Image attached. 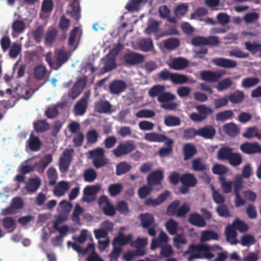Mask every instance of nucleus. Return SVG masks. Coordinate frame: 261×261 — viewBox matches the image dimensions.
I'll return each mask as SVG.
<instances>
[{
	"label": "nucleus",
	"instance_id": "obj_1",
	"mask_svg": "<svg viewBox=\"0 0 261 261\" xmlns=\"http://www.w3.org/2000/svg\"><path fill=\"white\" fill-rule=\"evenodd\" d=\"M215 248L220 249L217 246L211 247L206 244H191L189 246L186 254H191L189 259H213L214 254L211 251L215 250Z\"/></svg>",
	"mask_w": 261,
	"mask_h": 261
},
{
	"label": "nucleus",
	"instance_id": "obj_2",
	"mask_svg": "<svg viewBox=\"0 0 261 261\" xmlns=\"http://www.w3.org/2000/svg\"><path fill=\"white\" fill-rule=\"evenodd\" d=\"M90 158H92V165L95 169H100L108 163V160L105 158V150L102 148H97L89 151Z\"/></svg>",
	"mask_w": 261,
	"mask_h": 261
},
{
	"label": "nucleus",
	"instance_id": "obj_3",
	"mask_svg": "<svg viewBox=\"0 0 261 261\" xmlns=\"http://www.w3.org/2000/svg\"><path fill=\"white\" fill-rule=\"evenodd\" d=\"M191 42H192L193 45L196 46L203 45L216 46L220 43L218 37L216 36H210L207 37L197 36L195 37H193Z\"/></svg>",
	"mask_w": 261,
	"mask_h": 261
},
{
	"label": "nucleus",
	"instance_id": "obj_4",
	"mask_svg": "<svg viewBox=\"0 0 261 261\" xmlns=\"http://www.w3.org/2000/svg\"><path fill=\"white\" fill-rule=\"evenodd\" d=\"M135 149V144L133 141H127L120 142L115 149L112 150L113 154L119 158L131 153Z\"/></svg>",
	"mask_w": 261,
	"mask_h": 261
},
{
	"label": "nucleus",
	"instance_id": "obj_5",
	"mask_svg": "<svg viewBox=\"0 0 261 261\" xmlns=\"http://www.w3.org/2000/svg\"><path fill=\"white\" fill-rule=\"evenodd\" d=\"M73 149H65L59 161V170L60 172L65 173L68 170L72 161V155L73 154Z\"/></svg>",
	"mask_w": 261,
	"mask_h": 261
},
{
	"label": "nucleus",
	"instance_id": "obj_6",
	"mask_svg": "<svg viewBox=\"0 0 261 261\" xmlns=\"http://www.w3.org/2000/svg\"><path fill=\"white\" fill-rule=\"evenodd\" d=\"M86 84V78L85 76L79 79L75 82L74 85L70 88V90L68 91V97H70L72 99H74L78 97L83 90H84V88H85Z\"/></svg>",
	"mask_w": 261,
	"mask_h": 261
},
{
	"label": "nucleus",
	"instance_id": "obj_7",
	"mask_svg": "<svg viewBox=\"0 0 261 261\" xmlns=\"http://www.w3.org/2000/svg\"><path fill=\"white\" fill-rule=\"evenodd\" d=\"M240 149L243 153L246 154L261 153V146L259 145L257 142L244 143L240 145Z\"/></svg>",
	"mask_w": 261,
	"mask_h": 261
},
{
	"label": "nucleus",
	"instance_id": "obj_8",
	"mask_svg": "<svg viewBox=\"0 0 261 261\" xmlns=\"http://www.w3.org/2000/svg\"><path fill=\"white\" fill-rule=\"evenodd\" d=\"M144 139L151 142H165V145H172V139L162 134L149 133L145 135Z\"/></svg>",
	"mask_w": 261,
	"mask_h": 261
},
{
	"label": "nucleus",
	"instance_id": "obj_9",
	"mask_svg": "<svg viewBox=\"0 0 261 261\" xmlns=\"http://www.w3.org/2000/svg\"><path fill=\"white\" fill-rule=\"evenodd\" d=\"M164 179V173L161 170H156L151 172L148 176L146 180L148 185L153 187L156 185H160Z\"/></svg>",
	"mask_w": 261,
	"mask_h": 261
},
{
	"label": "nucleus",
	"instance_id": "obj_10",
	"mask_svg": "<svg viewBox=\"0 0 261 261\" xmlns=\"http://www.w3.org/2000/svg\"><path fill=\"white\" fill-rule=\"evenodd\" d=\"M132 240V234H128L124 235L123 232H119L118 236L112 240L113 247H118V246H124L130 244Z\"/></svg>",
	"mask_w": 261,
	"mask_h": 261
},
{
	"label": "nucleus",
	"instance_id": "obj_11",
	"mask_svg": "<svg viewBox=\"0 0 261 261\" xmlns=\"http://www.w3.org/2000/svg\"><path fill=\"white\" fill-rule=\"evenodd\" d=\"M109 89L111 94L118 95L126 90V84L122 80H113L109 86Z\"/></svg>",
	"mask_w": 261,
	"mask_h": 261
},
{
	"label": "nucleus",
	"instance_id": "obj_12",
	"mask_svg": "<svg viewBox=\"0 0 261 261\" xmlns=\"http://www.w3.org/2000/svg\"><path fill=\"white\" fill-rule=\"evenodd\" d=\"M124 60L126 65H137L143 62L144 56L138 53L130 52L124 55Z\"/></svg>",
	"mask_w": 261,
	"mask_h": 261
},
{
	"label": "nucleus",
	"instance_id": "obj_13",
	"mask_svg": "<svg viewBox=\"0 0 261 261\" xmlns=\"http://www.w3.org/2000/svg\"><path fill=\"white\" fill-rule=\"evenodd\" d=\"M88 107V96L81 97L73 106V113L75 116H82L85 114Z\"/></svg>",
	"mask_w": 261,
	"mask_h": 261
},
{
	"label": "nucleus",
	"instance_id": "obj_14",
	"mask_svg": "<svg viewBox=\"0 0 261 261\" xmlns=\"http://www.w3.org/2000/svg\"><path fill=\"white\" fill-rule=\"evenodd\" d=\"M55 70H58L68 60V55L65 50L59 49L55 53Z\"/></svg>",
	"mask_w": 261,
	"mask_h": 261
},
{
	"label": "nucleus",
	"instance_id": "obj_15",
	"mask_svg": "<svg viewBox=\"0 0 261 261\" xmlns=\"http://www.w3.org/2000/svg\"><path fill=\"white\" fill-rule=\"evenodd\" d=\"M170 194V192L166 191L159 195L156 199L149 198L145 201V205L155 207L163 203Z\"/></svg>",
	"mask_w": 261,
	"mask_h": 261
},
{
	"label": "nucleus",
	"instance_id": "obj_16",
	"mask_svg": "<svg viewBox=\"0 0 261 261\" xmlns=\"http://www.w3.org/2000/svg\"><path fill=\"white\" fill-rule=\"evenodd\" d=\"M223 74L217 71L204 70L200 73L201 79L208 82H216L221 78Z\"/></svg>",
	"mask_w": 261,
	"mask_h": 261
},
{
	"label": "nucleus",
	"instance_id": "obj_17",
	"mask_svg": "<svg viewBox=\"0 0 261 261\" xmlns=\"http://www.w3.org/2000/svg\"><path fill=\"white\" fill-rule=\"evenodd\" d=\"M198 132H199V136L205 139H213L216 134L215 127L211 125L199 128Z\"/></svg>",
	"mask_w": 261,
	"mask_h": 261
},
{
	"label": "nucleus",
	"instance_id": "obj_18",
	"mask_svg": "<svg viewBox=\"0 0 261 261\" xmlns=\"http://www.w3.org/2000/svg\"><path fill=\"white\" fill-rule=\"evenodd\" d=\"M213 63L215 65L225 68H234L237 66V63L236 61L229 59L218 58L213 60Z\"/></svg>",
	"mask_w": 261,
	"mask_h": 261
},
{
	"label": "nucleus",
	"instance_id": "obj_19",
	"mask_svg": "<svg viewBox=\"0 0 261 261\" xmlns=\"http://www.w3.org/2000/svg\"><path fill=\"white\" fill-rule=\"evenodd\" d=\"M41 182L39 177L31 178L25 184L24 189L29 194L35 193L40 186Z\"/></svg>",
	"mask_w": 261,
	"mask_h": 261
},
{
	"label": "nucleus",
	"instance_id": "obj_20",
	"mask_svg": "<svg viewBox=\"0 0 261 261\" xmlns=\"http://www.w3.org/2000/svg\"><path fill=\"white\" fill-rule=\"evenodd\" d=\"M188 221L191 225L199 227H203L206 226V222L201 215L198 213H192L189 215Z\"/></svg>",
	"mask_w": 261,
	"mask_h": 261
},
{
	"label": "nucleus",
	"instance_id": "obj_21",
	"mask_svg": "<svg viewBox=\"0 0 261 261\" xmlns=\"http://www.w3.org/2000/svg\"><path fill=\"white\" fill-rule=\"evenodd\" d=\"M104 60V67L102 70L103 73L110 72L116 68V58L115 57L107 54Z\"/></svg>",
	"mask_w": 261,
	"mask_h": 261
},
{
	"label": "nucleus",
	"instance_id": "obj_22",
	"mask_svg": "<svg viewBox=\"0 0 261 261\" xmlns=\"http://www.w3.org/2000/svg\"><path fill=\"white\" fill-rule=\"evenodd\" d=\"M242 189V182L237 181L233 185V192L235 195V206L237 207L245 204V200L240 195V190Z\"/></svg>",
	"mask_w": 261,
	"mask_h": 261
},
{
	"label": "nucleus",
	"instance_id": "obj_23",
	"mask_svg": "<svg viewBox=\"0 0 261 261\" xmlns=\"http://www.w3.org/2000/svg\"><path fill=\"white\" fill-rule=\"evenodd\" d=\"M111 105L107 100H100L95 103V111L100 114H107L111 112Z\"/></svg>",
	"mask_w": 261,
	"mask_h": 261
},
{
	"label": "nucleus",
	"instance_id": "obj_24",
	"mask_svg": "<svg viewBox=\"0 0 261 261\" xmlns=\"http://www.w3.org/2000/svg\"><path fill=\"white\" fill-rule=\"evenodd\" d=\"M188 66L187 60L182 57H178L172 60L170 63V68L175 70H181Z\"/></svg>",
	"mask_w": 261,
	"mask_h": 261
},
{
	"label": "nucleus",
	"instance_id": "obj_25",
	"mask_svg": "<svg viewBox=\"0 0 261 261\" xmlns=\"http://www.w3.org/2000/svg\"><path fill=\"white\" fill-rule=\"evenodd\" d=\"M237 181H240L242 183V180L239 177H238V178H235L233 181H227L225 180V177H219V182L221 184V188H222L223 193L229 194L231 193L232 187H233L234 184Z\"/></svg>",
	"mask_w": 261,
	"mask_h": 261
},
{
	"label": "nucleus",
	"instance_id": "obj_26",
	"mask_svg": "<svg viewBox=\"0 0 261 261\" xmlns=\"http://www.w3.org/2000/svg\"><path fill=\"white\" fill-rule=\"evenodd\" d=\"M196 153H197V150L194 145L190 143L184 144V147H182V154H184V161H188L191 159Z\"/></svg>",
	"mask_w": 261,
	"mask_h": 261
},
{
	"label": "nucleus",
	"instance_id": "obj_27",
	"mask_svg": "<svg viewBox=\"0 0 261 261\" xmlns=\"http://www.w3.org/2000/svg\"><path fill=\"white\" fill-rule=\"evenodd\" d=\"M233 149L226 146L220 148L217 152V158L219 161H225V159L239 153H233Z\"/></svg>",
	"mask_w": 261,
	"mask_h": 261
},
{
	"label": "nucleus",
	"instance_id": "obj_28",
	"mask_svg": "<svg viewBox=\"0 0 261 261\" xmlns=\"http://www.w3.org/2000/svg\"><path fill=\"white\" fill-rule=\"evenodd\" d=\"M27 143L30 150L32 151L36 152L39 150L40 146H41V142L39 138L33 134L30 135Z\"/></svg>",
	"mask_w": 261,
	"mask_h": 261
},
{
	"label": "nucleus",
	"instance_id": "obj_29",
	"mask_svg": "<svg viewBox=\"0 0 261 261\" xmlns=\"http://www.w3.org/2000/svg\"><path fill=\"white\" fill-rule=\"evenodd\" d=\"M180 182L187 187H195L197 184V180L192 174L186 173L180 176Z\"/></svg>",
	"mask_w": 261,
	"mask_h": 261
},
{
	"label": "nucleus",
	"instance_id": "obj_30",
	"mask_svg": "<svg viewBox=\"0 0 261 261\" xmlns=\"http://www.w3.org/2000/svg\"><path fill=\"white\" fill-rule=\"evenodd\" d=\"M226 227H230L232 228V229L238 230L241 233H245L247 232L249 229L248 225L244 222L243 221L236 218L232 224H228Z\"/></svg>",
	"mask_w": 261,
	"mask_h": 261
},
{
	"label": "nucleus",
	"instance_id": "obj_31",
	"mask_svg": "<svg viewBox=\"0 0 261 261\" xmlns=\"http://www.w3.org/2000/svg\"><path fill=\"white\" fill-rule=\"evenodd\" d=\"M46 72V67L42 64H39L34 67L33 75L36 80L41 81L44 79Z\"/></svg>",
	"mask_w": 261,
	"mask_h": 261
},
{
	"label": "nucleus",
	"instance_id": "obj_32",
	"mask_svg": "<svg viewBox=\"0 0 261 261\" xmlns=\"http://www.w3.org/2000/svg\"><path fill=\"white\" fill-rule=\"evenodd\" d=\"M224 97L227 98V99L233 104H238L243 101L244 94L242 91L238 90L234 91V92L228 95H226Z\"/></svg>",
	"mask_w": 261,
	"mask_h": 261
},
{
	"label": "nucleus",
	"instance_id": "obj_33",
	"mask_svg": "<svg viewBox=\"0 0 261 261\" xmlns=\"http://www.w3.org/2000/svg\"><path fill=\"white\" fill-rule=\"evenodd\" d=\"M99 187L98 186H88L83 190L85 196L82 198V200L90 202L91 200L88 198L87 196H92L96 194L99 191Z\"/></svg>",
	"mask_w": 261,
	"mask_h": 261
},
{
	"label": "nucleus",
	"instance_id": "obj_34",
	"mask_svg": "<svg viewBox=\"0 0 261 261\" xmlns=\"http://www.w3.org/2000/svg\"><path fill=\"white\" fill-rule=\"evenodd\" d=\"M226 241L229 242L231 245H237L239 243L237 239V232L236 230L232 229L231 227H226L225 230Z\"/></svg>",
	"mask_w": 261,
	"mask_h": 261
},
{
	"label": "nucleus",
	"instance_id": "obj_35",
	"mask_svg": "<svg viewBox=\"0 0 261 261\" xmlns=\"http://www.w3.org/2000/svg\"><path fill=\"white\" fill-rule=\"evenodd\" d=\"M147 0H129L125 6L129 12L137 11L140 9V6L147 3Z\"/></svg>",
	"mask_w": 261,
	"mask_h": 261
},
{
	"label": "nucleus",
	"instance_id": "obj_36",
	"mask_svg": "<svg viewBox=\"0 0 261 261\" xmlns=\"http://www.w3.org/2000/svg\"><path fill=\"white\" fill-rule=\"evenodd\" d=\"M223 129L225 134L230 137H236L239 133L238 127L233 123L225 124L223 125Z\"/></svg>",
	"mask_w": 261,
	"mask_h": 261
},
{
	"label": "nucleus",
	"instance_id": "obj_37",
	"mask_svg": "<svg viewBox=\"0 0 261 261\" xmlns=\"http://www.w3.org/2000/svg\"><path fill=\"white\" fill-rule=\"evenodd\" d=\"M34 127L37 133H43L49 129V124L45 119L37 120L34 122Z\"/></svg>",
	"mask_w": 261,
	"mask_h": 261
},
{
	"label": "nucleus",
	"instance_id": "obj_38",
	"mask_svg": "<svg viewBox=\"0 0 261 261\" xmlns=\"http://www.w3.org/2000/svg\"><path fill=\"white\" fill-rule=\"evenodd\" d=\"M72 248L78 253H81L83 255H85L89 252L92 253L93 252H95L94 251V246L92 243H89L87 244V248L82 249L81 248V246L76 244V243H72Z\"/></svg>",
	"mask_w": 261,
	"mask_h": 261
},
{
	"label": "nucleus",
	"instance_id": "obj_39",
	"mask_svg": "<svg viewBox=\"0 0 261 261\" xmlns=\"http://www.w3.org/2000/svg\"><path fill=\"white\" fill-rule=\"evenodd\" d=\"M69 189V185L67 181H61L54 189V194L58 197L63 196Z\"/></svg>",
	"mask_w": 261,
	"mask_h": 261
},
{
	"label": "nucleus",
	"instance_id": "obj_40",
	"mask_svg": "<svg viewBox=\"0 0 261 261\" xmlns=\"http://www.w3.org/2000/svg\"><path fill=\"white\" fill-rule=\"evenodd\" d=\"M140 218H141V226L143 228H148L152 226L154 222L153 216L149 213L141 214Z\"/></svg>",
	"mask_w": 261,
	"mask_h": 261
},
{
	"label": "nucleus",
	"instance_id": "obj_41",
	"mask_svg": "<svg viewBox=\"0 0 261 261\" xmlns=\"http://www.w3.org/2000/svg\"><path fill=\"white\" fill-rule=\"evenodd\" d=\"M178 223L173 219H170L165 223V228L167 231L171 235H175L177 233Z\"/></svg>",
	"mask_w": 261,
	"mask_h": 261
},
{
	"label": "nucleus",
	"instance_id": "obj_42",
	"mask_svg": "<svg viewBox=\"0 0 261 261\" xmlns=\"http://www.w3.org/2000/svg\"><path fill=\"white\" fill-rule=\"evenodd\" d=\"M63 107V104H58L54 106L50 107L45 110V115L46 117L49 119H53L59 115L58 108H62Z\"/></svg>",
	"mask_w": 261,
	"mask_h": 261
},
{
	"label": "nucleus",
	"instance_id": "obj_43",
	"mask_svg": "<svg viewBox=\"0 0 261 261\" xmlns=\"http://www.w3.org/2000/svg\"><path fill=\"white\" fill-rule=\"evenodd\" d=\"M259 82L258 77H248L246 79H243L242 81V87L245 89L253 87Z\"/></svg>",
	"mask_w": 261,
	"mask_h": 261
},
{
	"label": "nucleus",
	"instance_id": "obj_44",
	"mask_svg": "<svg viewBox=\"0 0 261 261\" xmlns=\"http://www.w3.org/2000/svg\"><path fill=\"white\" fill-rule=\"evenodd\" d=\"M164 123L168 127L179 126L180 125V119L175 116H167L164 119Z\"/></svg>",
	"mask_w": 261,
	"mask_h": 261
},
{
	"label": "nucleus",
	"instance_id": "obj_45",
	"mask_svg": "<svg viewBox=\"0 0 261 261\" xmlns=\"http://www.w3.org/2000/svg\"><path fill=\"white\" fill-rule=\"evenodd\" d=\"M44 32V29H43L42 25H39L36 29L31 31V35H32L33 39H34L35 42L39 43L41 41Z\"/></svg>",
	"mask_w": 261,
	"mask_h": 261
},
{
	"label": "nucleus",
	"instance_id": "obj_46",
	"mask_svg": "<svg viewBox=\"0 0 261 261\" xmlns=\"http://www.w3.org/2000/svg\"><path fill=\"white\" fill-rule=\"evenodd\" d=\"M12 32L17 34H20L24 32L25 24L24 21L17 19L13 21L12 24Z\"/></svg>",
	"mask_w": 261,
	"mask_h": 261
},
{
	"label": "nucleus",
	"instance_id": "obj_47",
	"mask_svg": "<svg viewBox=\"0 0 261 261\" xmlns=\"http://www.w3.org/2000/svg\"><path fill=\"white\" fill-rule=\"evenodd\" d=\"M232 84H233V83L231 79L229 77H226L222 81L218 82L217 86H216V89H217L219 92L226 90L231 86Z\"/></svg>",
	"mask_w": 261,
	"mask_h": 261
},
{
	"label": "nucleus",
	"instance_id": "obj_48",
	"mask_svg": "<svg viewBox=\"0 0 261 261\" xmlns=\"http://www.w3.org/2000/svg\"><path fill=\"white\" fill-rule=\"evenodd\" d=\"M131 169V165L125 162H123L119 163L116 166V174L118 176H120L124 174Z\"/></svg>",
	"mask_w": 261,
	"mask_h": 261
},
{
	"label": "nucleus",
	"instance_id": "obj_49",
	"mask_svg": "<svg viewBox=\"0 0 261 261\" xmlns=\"http://www.w3.org/2000/svg\"><path fill=\"white\" fill-rule=\"evenodd\" d=\"M218 233L211 230L202 231V236H201V241H208L211 240H218Z\"/></svg>",
	"mask_w": 261,
	"mask_h": 261
},
{
	"label": "nucleus",
	"instance_id": "obj_50",
	"mask_svg": "<svg viewBox=\"0 0 261 261\" xmlns=\"http://www.w3.org/2000/svg\"><path fill=\"white\" fill-rule=\"evenodd\" d=\"M233 116V112L230 110H225L221 112H219L216 114V121L224 122Z\"/></svg>",
	"mask_w": 261,
	"mask_h": 261
},
{
	"label": "nucleus",
	"instance_id": "obj_51",
	"mask_svg": "<svg viewBox=\"0 0 261 261\" xmlns=\"http://www.w3.org/2000/svg\"><path fill=\"white\" fill-rule=\"evenodd\" d=\"M57 29H49V30H48L47 31H46V35H45V43L49 44L53 43L55 41L56 38H57Z\"/></svg>",
	"mask_w": 261,
	"mask_h": 261
},
{
	"label": "nucleus",
	"instance_id": "obj_52",
	"mask_svg": "<svg viewBox=\"0 0 261 261\" xmlns=\"http://www.w3.org/2000/svg\"><path fill=\"white\" fill-rule=\"evenodd\" d=\"M122 190L123 186L121 184H113L109 186L108 191L110 196L115 197L119 195Z\"/></svg>",
	"mask_w": 261,
	"mask_h": 261
},
{
	"label": "nucleus",
	"instance_id": "obj_53",
	"mask_svg": "<svg viewBox=\"0 0 261 261\" xmlns=\"http://www.w3.org/2000/svg\"><path fill=\"white\" fill-rule=\"evenodd\" d=\"M83 212H84V209L80 205H75L74 210H73L71 216V220L75 224L80 225L81 220L79 216L82 214Z\"/></svg>",
	"mask_w": 261,
	"mask_h": 261
},
{
	"label": "nucleus",
	"instance_id": "obj_54",
	"mask_svg": "<svg viewBox=\"0 0 261 261\" xmlns=\"http://www.w3.org/2000/svg\"><path fill=\"white\" fill-rule=\"evenodd\" d=\"M139 46L142 51L147 52L151 50L153 45L151 39L144 38L140 41Z\"/></svg>",
	"mask_w": 261,
	"mask_h": 261
},
{
	"label": "nucleus",
	"instance_id": "obj_55",
	"mask_svg": "<svg viewBox=\"0 0 261 261\" xmlns=\"http://www.w3.org/2000/svg\"><path fill=\"white\" fill-rule=\"evenodd\" d=\"M179 45V41L177 38H171L164 41V46L169 50H173Z\"/></svg>",
	"mask_w": 261,
	"mask_h": 261
},
{
	"label": "nucleus",
	"instance_id": "obj_56",
	"mask_svg": "<svg viewBox=\"0 0 261 261\" xmlns=\"http://www.w3.org/2000/svg\"><path fill=\"white\" fill-rule=\"evenodd\" d=\"M97 176V174L93 169H87L84 172V180L87 182H92L96 179Z\"/></svg>",
	"mask_w": 261,
	"mask_h": 261
},
{
	"label": "nucleus",
	"instance_id": "obj_57",
	"mask_svg": "<svg viewBox=\"0 0 261 261\" xmlns=\"http://www.w3.org/2000/svg\"><path fill=\"white\" fill-rule=\"evenodd\" d=\"M157 97V100L160 103H167L175 99V95L167 92H165Z\"/></svg>",
	"mask_w": 261,
	"mask_h": 261
},
{
	"label": "nucleus",
	"instance_id": "obj_58",
	"mask_svg": "<svg viewBox=\"0 0 261 261\" xmlns=\"http://www.w3.org/2000/svg\"><path fill=\"white\" fill-rule=\"evenodd\" d=\"M2 225L9 232H12L15 228V220L12 217H5L2 220Z\"/></svg>",
	"mask_w": 261,
	"mask_h": 261
},
{
	"label": "nucleus",
	"instance_id": "obj_59",
	"mask_svg": "<svg viewBox=\"0 0 261 261\" xmlns=\"http://www.w3.org/2000/svg\"><path fill=\"white\" fill-rule=\"evenodd\" d=\"M152 186H149L148 185H145L140 187L138 190V194L139 198L143 199L148 196L152 190Z\"/></svg>",
	"mask_w": 261,
	"mask_h": 261
},
{
	"label": "nucleus",
	"instance_id": "obj_60",
	"mask_svg": "<svg viewBox=\"0 0 261 261\" xmlns=\"http://www.w3.org/2000/svg\"><path fill=\"white\" fill-rule=\"evenodd\" d=\"M225 161H228L230 165L233 167H237L240 165L242 162V155L240 153L233 155L229 158L225 159Z\"/></svg>",
	"mask_w": 261,
	"mask_h": 261
},
{
	"label": "nucleus",
	"instance_id": "obj_61",
	"mask_svg": "<svg viewBox=\"0 0 261 261\" xmlns=\"http://www.w3.org/2000/svg\"><path fill=\"white\" fill-rule=\"evenodd\" d=\"M164 86L162 85H156L152 87L149 90V92H148V95L152 97H154L155 96H158L160 95V94L164 93Z\"/></svg>",
	"mask_w": 261,
	"mask_h": 261
},
{
	"label": "nucleus",
	"instance_id": "obj_62",
	"mask_svg": "<svg viewBox=\"0 0 261 261\" xmlns=\"http://www.w3.org/2000/svg\"><path fill=\"white\" fill-rule=\"evenodd\" d=\"M52 161V155L50 154H47L44 155L43 159L41 160L39 164H38V167H39V169H41V172H43L45 169L49 165Z\"/></svg>",
	"mask_w": 261,
	"mask_h": 261
},
{
	"label": "nucleus",
	"instance_id": "obj_63",
	"mask_svg": "<svg viewBox=\"0 0 261 261\" xmlns=\"http://www.w3.org/2000/svg\"><path fill=\"white\" fill-rule=\"evenodd\" d=\"M159 27V23L157 21L151 19L148 21V27L145 30V33L146 34L156 33Z\"/></svg>",
	"mask_w": 261,
	"mask_h": 261
},
{
	"label": "nucleus",
	"instance_id": "obj_64",
	"mask_svg": "<svg viewBox=\"0 0 261 261\" xmlns=\"http://www.w3.org/2000/svg\"><path fill=\"white\" fill-rule=\"evenodd\" d=\"M255 243V240L252 234H245L241 238V244L243 246L250 247Z\"/></svg>",
	"mask_w": 261,
	"mask_h": 261
}]
</instances>
